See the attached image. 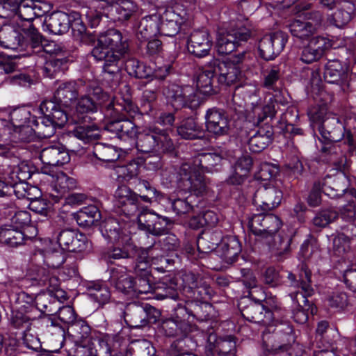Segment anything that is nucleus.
Segmentation results:
<instances>
[{
	"mask_svg": "<svg viewBox=\"0 0 356 356\" xmlns=\"http://www.w3.org/2000/svg\"><path fill=\"white\" fill-rule=\"evenodd\" d=\"M128 50V39L117 29H109L101 34L92 50L94 58L103 62L104 78L112 81L111 87L118 85L120 69Z\"/></svg>",
	"mask_w": 356,
	"mask_h": 356,
	"instance_id": "f257e3e1",
	"label": "nucleus"
},
{
	"mask_svg": "<svg viewBox=\"0 0 356 356\" xmlns=\"http://www.w3.org/2000/svg\"><path fill=\"white\" fill-rule=\"evenodd\" d=\"M179 213H186L193 210L198 195L206 191L207 186L203 172L183 163L179 167Z\"/></svg>",
	"mask_w": 356,
	"mask_h": 356,
	"instance_id": "f03ea898",
	"label": "nucleus"
},
{
	"mask_svg": "<svg viewBox=\"0 0 356 356\" xmlns=\"http://www.w3.org/2000/svg\"><path fill=\"white\" fill-rule=\"evenodd\" d=\"M97 350L95 356H111L113 354H135L137 356H152L154 350L147 341H134L127 346V340L118 334H105L99 337L94 343Z\"/></svg>",
	"mask_w": 356,
	"mask_h": 356,
	"instance_id": "7ed1b4c3",
	"label": "nucleus"
},
{
	"mask_svg": "<svg viewBox=\"0 0 356 356\" xmlns=\"http://www.w3.org/2000/svg\"><path fill=\"white\" fill-rule=\"evenodd\" d=\"M252 104V112L254 117V123L259 126L266 121L264 126L259 128L258 131L252 136L248 140L249 149L252 152L259 153L265 149L273 139V129L269 124L277 113L276 106L277 102L275 97H270L268 102L262 106Z\"/></svg>",
	"mask_w": 356,
	"mask_h": 356,
	"instance_id": "20e7f679",
	"label": "nucleus"
},
{
	"mask_svg": "<svg viewBox=\"0 0 356 356\" xmlns=\"http://www.w3.org/2000/svg\"><path fill=\"white\" fill-rule=\"evenodd\" d=\"M293 327L288 323L276 325L275 328L264 331L262 335L264 353L267 355H282L291 348L290 341L293 339Z\"/></svg>",
	"mask_w": 356,
	"mask_h": 356,
	"instance_id": "39448f33",
	"label": "nucleus"
},
{
	"mask_svg": "<svg viewBox=\"0 0 356 356\" xmlns=\"http://www.w3.org/2000/svg\"><path fill=\"white\" fill-rule=\"evenodd\" d=\"M250 29L242 24H236L218 33L216 48L219 54H229L250 38Z\"/></svg>",
	"mask_w": 356,
	"mask_h": 356,
	"instance_id": "423d86ee",
	"label": "nucleus"
},
{
	"mask_svg": "<svg viewBox=\"0 0 356 356\" xmlns=\"http://www.w3.org/2000/svg\"><path fill=\"white\" fill-rule=\"evenodd\" d=\"M281 226L280 219L273 214H254L248 221L250 230L260 241H268L278 233Z\"/></svg>",
	"mask_w": 356,
	"mask_h": 356,
	"instance_id": "0eeeda50",
	"label": "nucleus"
},
{
	"mask_svg": "<svg viewBox=\"0 0 356 356\" xmlns=\"http://www.w3.org/2000/svg\"><path fill=\"white\" fill-rule=\"evenodd\" d=\"M345 158L341 156L339 160L334 161L333 164L337 172L334 175H327L319 179L324 194L330 198L341 197L350 186L348 176L342 171Z\"/></svg>",
	"mask_w": 356,
	"mask_h": 356,
	"instance_id": "6e6552de",
	"label": "nucleus"
},
{
	"mask_svg": "<svg viewBox=\"0 0 356 356\" xmlns=\"http://www.w3.org/2000/svg\"><path fill=\"white\" fill-rule=\"evenodd\" d=\"M172 147V140L165 132L159 129L140 134L136 142L137 149L143 153L155 152L161 149L169 151Z\"/></svg>",
	"mask_w": 356,
	"mask_h": 356,
	"instance_id": "1a4fd4ad",
	"label": "nucleus"
},
{
	"mask_svg": "<svg viewBox=\"0 0 356 356\" xmlns=\"http://www.w3.org/2000/svg\"><path fill=\"white\" fill-rule=\"evenodd\" d=\"M268 301H249L248 304L241 302L238 305L241 315L248 321L263 325H271L274 321V314L268 307Z\"/></svg>",
	"mask_w": 356,
	"mask_h": 356,
	"instance_id": "9d476101",
	"label": "nucleus"
},
{
	"mask_svg": "<svg viewBox=\"0 0 356 356\" xmlns=\"http://www.w3.org/2000/svg\"><path fill=\"white\" fill-rule=\"evenodd\" d=\"M287 35L276 31L265 35L259 42V51L261 58L270 60L277 57L284 49Z\"/></svg>",
	"mask_w": 356,
	"mask_h": 356,
	"instance_id": "9b49d317",
	"label": "nucleus"
},
{
	"mask_svg": "<svg viewBox=\"0 0 356 356\" xmlns=\"http://www.w3.org/2000/svg\"><path fill=\"white\" fill-rule=\"evenodd\" d=\"M331 47L330 40L323 36L311 38L301 49L300 59L306 64L318 61Z\"/></svg>",
	"mask_w": 356,
	"mask_h": 356,
	"instance_id": "f8f14e48",
	"label": "nucleus"
},
{
	"mask_svg": "<svg viewBox=\"0 0 356 356\" xmlns=\"http://www.w3.org/2000/svg\"><path fill=\"white\" fill-rule=\"evenodd\" d=\"M207 131L216 137L226 136L230 132V120L226 112L222 109L213 108L206 114Z\"/></svg>",
	"mask_w": 356,
	"mask_h": 356,
	"instance_id": "ddd939ff",
	"label": "nucleus"
},
{
	"mask_svg": "<svg viewBox=\"0 0 356 356\" xmlns=\"http://www.w3.org/2000/svg\"><path fill=\"white\" fill-rule=\"evenodd\" d=\"M40 159L44 164L42 172L51 175L50 167L61 166L70 162L68 152L63 147L50 146L44 148L40 154Z\"/></svg>",
	"mask_w": 356,
	"mask_h": 356,
	"instance_id": "4468645a",
	"label": "nucleus"
},
{
	"mask_svg": "<svg viewBox=\"0 0 356 356\" xmlns=\"http://www.w3.org/2000/svg\"><path fill=\"white\" fill-rule=\"evenodd\" d=\"M57 241L62 250L69 252H81L88 248V241L86 235L72 229L60 231Z\"/></svg>",
	"mask_w": 356,
	"mask_h": 356,
	"instance_id": "2eb2a0df",
	"label": "nucleus"
},
{
	"mask_svg": "<svg viewBox=\"0 0 356 356\" xmlns=\"http://www.w3.org/2000/svg\"><path fill=\"white\" fill-rule=\"evenodd\" d=\"M179 74L181 76L179 83L182 84L181 94H179V105L183 108H189L193 110L198 106L199 99L194 88L188 84L184 85L182 82L185 81L184 78L188 77L189 82L193 83L194 65L183 66Z\"/></svg>",
	"mask_w": 356,
	"mask_h": 356,
	"instance_id": "dca6fc26",
	"label": "nucleus"
},
{
	"mask_svg": "<svg viewBox=\"0 0 356 356\" xmlns=\"http://www.w3.org/2000/svg\"><path fill=\"white\" fill-rule=\"evenodd\" d=\"M282 192L275 186L260 187L254 193V204L264 212H268L281 203Z\"/></svg>",
	"mask_w": 356,
	"mask_h": 356,
	"instance_id": "f3484780",
	"label": "nucleus"
},
{
	"mask_svg": "<svg viewBox=\"0 0 356 356\" xmlns=\"http://www.w3.org/2000/svg\"><path fill=\"white\" fill-rule=\"evenodd\" d=\"M87 94L79 100L76 104V111L80 113H95L97 110V101L104 100L106 95L103 92L102 88L95 83L87 86Z\"/></svg>",
	"mask_w": 356,
	"mask_h": 356,
	"instance_id": "a211bd4d",
	"label": "nucleus"
},
{
	"mask_svg": "<svg viewBox=\"0 0 356 356\" xmlns=\"http://www.w3.org/2000/svg\"><path fill=\"white\" fill-rule=\"evenodd\" d=\"M115 205L127 216L134 215L138 210V196L126 186L119 187L115 191Z\"/></svg>",
	"mask_w": 356,
	"mask_h": 356,
	"instance_id": "6ab92c4d",
	"label": "nucleus"
},
{
	"mask_svg": "<svg viewBox=\"0 0 356 356\" xmlns=\"http://www.w3.org/2000/svg\"><path fill=\"white\" fill-rule=\"evenodd\" d=\"M81 86L75 81L58 83L54 94V100L57 103L68 107L77 100Z\"/></svg>",
	"mask_w": 356,
	"mask_h": 356,
	"instance_id": "aec40b11",
	"label": "nucleus"
},
{
	"mask_svg": "<svg viewBox=\"0 0 356 356\" xmlns=\"http://www.w3.org/2000/svg\"><path fill=\"white\" fill-rule=\"evenodd\" d=\"M217 78V83L229 86L238 83L241 78V71L238 66L230 63L213 61Z\"/></svg>",
	"mask_w": 356,
	"mask_h": 356,
	"instance_id": "412c9836",
	"label": "nucleus"
},
{
	"mask_svg": "<svg viewBox=\"0 0 356 356\" xmlns=\"http://www.w3.org/2000/svg\"><path fill=\"white\" fill-rule=\"evenodd\" d=\"M345 127L336 116L327 117L318 126L322 138L328 143H337L344 136Z\"/></svg>",
	"mask_w": 356,
	"mask_h": 356,
	"instance_id": "4be33fe9",
	"label": "nucleus"
},
{
	"mask_svg": "<svg viewBox=\"0 0 356 356\" xmlns=\"http://www.w3.org/2000/svg\"><path fill=\"white\" fill-rule=\"evenodd\" d=\"M211 46L212 42L209 35L204 31H197L193 33L186 43L188 52L200 58L207 56Z\"/></svg>",
	"mask_w": 356,
	"mask_h": 356,
	"instance_id": "5701e85b",
	"label": "nucleus"
},
{
	"mask_svg": "<svg viewBox=\"0 0 356 356\" xmlns=\"http://www.w3.org/2000/svg\"><path fill=\"white\" fill-rule=\"evenodd\" d=\"M76 180L63 172H59L56 177H53L50 197L55 202H58L68 193L76 188Z\"/></svg>",
	"mask_w": 356,
	"mask_h": 356,
	"instance_id": "b1692460",
	"label": "nucleus"
},
{
	"mask_svg": "<svg viewBox=\"0 0 356 356\" xmlns=\"http://www.w3.org/2000/svg\"><path fill=\"white\" fill-rule=\"evenodd\" d=\"M323 77L330 83L345 85L348 79V67L339 60H329L324 67Z\"/></svg>",
	"mask_w": 356,
	"mask_h": 356,
	"instance_id": "393cba45",
	"label": "nucleus"
},
{
	"mask_svg": "<svg viewBox=\"0 0 356 356\" xmlns=\"http://www.w3.org/2000/svg\"><path fill=\"white\" fill-rule=\"evenodd\" d=\"M290 297L297 304V308L294 309L293 317L294 321L299 324H304L308 321L309 313L314 315L316 312V307L307 300L308 296L303 295L300 291L291 292Z\"/></svg>",
	"mask_w": 356,
	"mask_h": 356,
	"instance_id": "a878e982",
	"label": "nucleus"
},
{
	"mask_svg": "<svg viewBox=\"0 0 356 356\" xmlns=\"http://www.w3.org/2000/svg\"><path fill=\"white\" fill-rule=\"evenodd\" d=\"M106 129L115 134L117 137L122 140L134 138L138 132L135 124L124 117L109 121L106 125Z\"/></svg>",
	"mask_w": 356,
	"mask_h": 356,
	"instance_id": "bb28decb",
	"label": "nucleus"
},
{
	"mask_svg": "<svg viewBox=\"0 0 356 356\" xmlns=\"http://www.w3.org/2000/svg\"><path fill=\"white\" fill-rule=\"evenodd\" d=\"M161 19L158 15L143 17L137 26L136 37L138 40L145 41L160 33Z\"/></svg>",
	"mask_w": 356,
	"mask_h": 356,
	"instance_id": "cd10ccee",
	"label": "nucleus"
},
{
	"mask_svg": "<svg viewBox=\"0 0 356 356\" xmlns=\"http://www.w3.org/2000/svg\"><path fill=\"white\" fill-rule=\"evenodd\" d=\"M70 17L64 12H54L46 17L43 26L44 30L50 33L61 35L66 33L70 27Z\"/></svg>",
	"mask_w": 356,
	"mask_h": 356,
	"instance_id": "c85d7f7f",
	"label": "nucleus"
},
{
	"mask_svg": "<svg viewBox=\"0 0 356 356\" xmlns=\"http://www.w3.org/2000/svg\"><path fill=\"white\" fill-rule=\"evenodd\" d=\"M241 250V244L236 236H225L219 245L220 257L226 264H232L236 261Z\"/></svg>",
	"mask_w": 356,
	"mask_h": 356,
	"instance_id": "c756f323",
	"label": "nucleus"
},
{
	"mask_svg": "<svg viewBox=\"0 0 356 356\" xmlns=\"http://www.w3.org/2000/svg\"><path fill=\"white\" fill-rule=\"evenodd\" d=\"M124 318L128 326L133 328L145 327L148 323V314L146 309L136 304H129L123 312Z\"/></svg>",
	"mask_w": 356,
	"mask_h": 356,
	"instance_id": "7c9ffc66",
	"label": "nucleus"
},
{
	"mask_svg": "<svg viewBox=\"0 0 356 356\" xmlns=\"http://www.w3.org/2000/svg\"><path fill=\"white\" fill-rule=\"evenodd\" d=\"M110 282L117 290L124 293L129 294L134 291V279L127 273L124 268H112Z\"/></svg>",
	"mask_w": 356,
	"mask_h": 356,
	"instance_id": "2f4dec72",
	"label": "nucleus"
},
{
	"mask_svg": "<svg viewBox=\"0 0 356 356\" xmlns=\"http://www.w3.org/2000/svg\"><path fill=\"white\" fill-rule=\"evenodd\" d=\"M66 254L61 250H37L33 255L32 260L35 263L43 262L49 268H57L65 261Z\"/></svg>",
	"mask_w": 356,
	"mask_h": 356,
	"instance_id": "473e14b6",
	"label": "nucleus"
},
{
	"mask_svg": "<svg viewBox=\"0 0 356 356\" xmlns=\"http://www.w3.org/2000/svg\"><path fill=\"white\" fill-rule=\"evenodd\" d=\"M40 110L43 115L51 119L56 127H63L67 121L66 113L60 108L58 104L55 101H43L40 106Z\"/></svg>",
	"mask_w": 356,
	"mask_h": 356,
	"instance_id": "72a5a7b5",
	"label": "nucleus"
},
{
	"mask_svg": "<svg viewBox=\"0 0 356 356\" xmlns=\"http://www.w3.org/2000/svg\"><path fill=\"white\" fill-rule=\"evenodd\" d=\"M311 270L306 264H302L300 267L298 280L292 273H289L287 277L292 286L300 288V293H302L305 296H312L314 293V290L311 284Z\"/></svg>",
	"mask_w": 356,
	"mask_h": 356,
	"instance_id": "f704fd0d",
	"label": "nucleus"
},
{
	"mask_svg": "<svg viewBox=\"0 0 356 356\" xmlns=\"http://www.w3.org/2000/svg\"><path fill=\"white\" fill-rule=\"evenodd\" d=\"M222 157L214 153L200 154L186 163H191V165L200 170L202 172H213L216 167L220 165Z\"/></svg>",
	"mask_w": 356,
	"mask_h": 356,
	"instance_id": "c9c22d12",
	"label": "nucleus"
},
{
	"mask_svg": "<svg viewBox=\"0 0 356 356\" xmlns=\"http://www.w3.org/2000/svg\"><path fill=\"white\" fill-rule=\"evenodd\" d=\"M216 74L214 63L207 69L201 70L196 79L197 88L204 95H211L217 91V86L214 84Z\"/></svg>",
	"mask_w": 356,
	"mask_h": 356,
	"instance_id": "e433bc0d",
	"label": "nucleus"
},
{
	"mask_svg": "<svg viewBox=\"0 0 356 356\" xmlns=\"http://www.w3.org/2000/svg\"><path fill=\"white\" fill-rule=\"evenodd\" d=\"M31 177L30 166L25 162L17 165H9L4 170L3 177L8 184H16L17 181H26Z\"/></svg>",
	"mask_w": 356,
	"mask_h": 356,
	"instance_id": "4c0bfd02",
	"label": "nucleus"
},
{
	"mask_svg": "<svg viewBox=\"0 0 356 356\" xmlns=\"http://www.w3.org/2000/svg\"><path fill=\"white\" fill-rule=\"evenodd\" d=\"M124 89L126 94L120 96L119 98L116 97L117 100L115 102H110L107 109H113L115 112L124 111L129 115H134L138 112V108L131 100L129 87L125 85Z\"/></svg>",
	"mask_w": 356,
	"mask_h": 356,
	"instance_id": "58836bf2",
	"label": "nucleus"
},
{
	"mask_svg": "<svg viewBox=\"0 0 356 356\" xmlns=\"http://www.w3.org/2000/svg\"><path fill=\"white\" fill-rule=\"evenodd\" d=\"M24 234L10 225H4L0 227V243L11 247H16L23 243Z\"/></svg>",
	"mask_w": 356,
	"mask_h": 356,
	"instance_id": "ea45409f",
	"label": "nucleus"
},
{
	"mask_svg": "<svg viewBox=\"0 0 356 356\" xmlns=\"http://www.w3.org/2000/svg\"><path fill=\"white\" fill-rule=\"evenodd\" d=\"M116 5L115 19L120 22H128L138 15V6L132 0H122Z\"/></svg>",
	"mask_w": 356,
	"mask_h": 356,
	"instance_id": "a19ab883",
	"label": "nucleus"
},
{
	"mask_svg": "<svg viewBox=\"0 0 356 356\" xmlns=\"http://www.w3.org/2000/svg\"><path fill=\"white\" fill-rule=\"evenodd\" d=\"M102 235L113 242L122 240V227L119 221L114 218H108L101 225Z\"/></svg>",
	"mask_w": 356,
	"mask_h": 356,
	"instance_id": "79ce46f5",
	"label": "nucleus"
},
{
	"mask_svg": "<svg viewBox=\"0 0 356 356\" xmlns=\"http://www.w3.org/2000/svg\"><path fill=\"white\" fill-rule=\"evenodd\" d=\"M48 272V270L40 266V263L31 264L27 269L23 282L25 283L31 281L32 285H47Z\"/></svg>",
	"mask_w": 356,
	"mask_h": 356,
	"instance_id": "37998d69",
	"label": "nucleus"
},
{
	"mask_svg": "<svg viewBox=\"0 0 356 356\" xmlns=\"http://www.w3.org/2000/svg\"><path fill=\"white\" fill-rule=\"evenodd\" d=\"M87 289L89 296L99 305L108 302L111 298V292L108 286L102 282H90Z\"/></svg>",
	"mask_w": 356,
	"mask_h": 356,
	"instance_id": "c03bdc74",
	"label": "nucleus"
},
{
	"mask_svg": "<svg viewBox=\"0 0 356 356\" xmlns=\"http://www.w3.org/2000/svg\"><path fill=\"white\" fill-rule=\"evenodd\" d=\"M100 214L98 208L94 205L83 207L75 215L74 218L79 225L81 227H90L98 220Z\"/></svg>",
	"mask_w": 356,
	"mask_h": 356,
	"instance_id": "a18cd8bd",
	"label": "nucleus"
},
{
	"mask_svg": "<svg viewBox=\"0 0 356 356\" xmlns=\"http://www.w3.org/2000/svg\"><path fill=\"white\" fill-rule=\"evenodd\" d=\"M93 154L104 162H114L120 158V153L115 147L99 143L94 145Z\"/></svg>",
	"mask_w": 356,
	"mask_h": 356,
	"instance_id": "49530a36",
	"label": "nucleus"
},
{
	"mask_svg": "<svg viewBox=\"0 0 356 356\" xmlns=\"http://www.w3.org/2000/svg\"><path fill=\"white\" fill-rule=\"evenodd\" d=\"M339 216V211L332 207L319 210L312 219V224L318 228H325L335 222Z\"/></svg>",
	"mask_w": 356,
	"mask_h": 356,
	"instance_id": "de8ad7c7",
	"label": "nucleus"
},
{
	"mask_svg": "<svg viewBox=\"0 0 356 356\" xmlns=\"http://www.w3.org/2000/svg\"><path fill=\"white\" fill-rule=\"evenodd\" d=\"M181 280L182 283L179 291L186 297V300H191L195 294V289L197 286V277L191 271L181 270Z\"/></svg>",
	"mask_w": 356,
	"mask_h": 356,
	"instance_id": "09e8293b",
	"label": "nucleus"
},
{
	"mask_svg": "<svg viewBox=\"0 0 356 356\" xmlns=\"http://www.w3.org/2000/svg\"><path fill=\"white\" fill-rule=\"evenodd\" d=\"M220 241L221 236L218 233H207L197 238V247L200 252L207 253L213 251L220 245Z\"/></svg>",
	"mask_w": 356,
	"mask_h": 356,
	"instance_id": "8fccbe9b",
	"label": "nucleus"
},
{
	"mask_svg": "<svg viewBox=\"0 0 356 356\" xmlns=\"http://www.w3.org/2000/svg\"><path fill=\"white\" fill-rule=\"evenodd\" d=\"M67 332L76 342L81 343L90 337V327L85 321L79 319L69 325Z\"/></svg>",
	"mask_w": 356,
	"mask_h": 356,
	"instance_id": "3c124183",
	"label": "nucleus"
},
{
	"mask_svg": "<svg viewBox=\"0 0 356 356\" xmlns=\"http://www.w3.org/2000/svg\"><path fill=\"white\" fill-rule=\"evenodd\" d=\"M159 216L152 210H143L138 216L139 228L153 235L154 231H156L155 225Z\"/></svg>",
	"mask_w": 356,
	"mask_h": 356,
	"instance_id": "603ef678",
	"label": "nucleus"
},
{
	"mask_svg": "<svg viewBox=\"0 0 356 356\" xmlns=\"http://www.w3.org/2000/svg\"><path fill=\"white\" fill-rule=\"evenodd\" d=\"M202 131L197 125L195 120L188 118L179 125V136L186 140H193L202 137Z\"/></svg>",
	"mask_w": 356,
	"mask_h": 356,
	"instance_id": "864d4df0",
	"label": "nucleus"
},
{
	"mask_svg": "<svg viewBox=\"0 0 356 356\" xmlns=\"http://www.w3.org/2000/svg\"><path fill=\"white\" fill-rule=\"evenodd\" d=\"M22 31L24 37L30 41L32 48L41 47L47 53L51 54L53 52L51 49L48 48L51 47V44L47 47L42 44V36L32 23L28 24L27 26H23Z\"/></svg>",
	"mask_w": 356,
	"mask_h": 356,
	"instance_id": "5fc2aeb1",
	"label": "nucleus"
},
{
	"mask_svg": "<svg viewBox=\"0 0 356 356\" xmlns=\"http://www.w3.org/2000/svg\"><path fill=\"white\" fill-rule=\"evenodd\" d=\"M213 353L218 356H234L236 353V342L232 337L219 338L213 344Z\"/></svg>",
	"mask_w": 356,
	"mask_h": 356,
	"instance_id": "6e6d98bb",
	"label": "nucleus"
},
{
	"mask_svg": "<svg viewBox=\"0 0 356 356\" xmlns=\"http://www.w3.org/2000/svg\"><path fill=\"white\" fill-rule=\"evenodd\" d=\"M72 134L85 143L96 140L99 137V130L95 124L78 126L74 129Z\"/></svg>",
	"mask_w": 356,
	"mask_h": 356,
	"instance_id": "4d7b16f0",
	"label": "nucleus"
},
{
	"mask_svg": "<svg viewBox=\"0 0 356 356\" xmlns=\"http://www.w3.org/2000/svg\"><path fill=\"white\" fill-rule=\"evenodd\" d=\"M55 298L48 292L40 293L36 295L35 307L43 314L52 315L56 312V307H54Z\"/></svg>",
	"mask_w": 356,
	"mask_h": 356,
	"instance_id": "13d9d810",
	"label": "nucleus"
},
{
	"mask_svg": "<svg viewBox=\"0 0 356 356\" xmlns=\"http://www.w3.org/2000/svg\"><path fill=\"white\" fill-rule=\"evenodd\" d=\"M311 27L312 26L300 19H294L289 25L291 34L300 40L308 39L315 33Z\"/></svg>",
	"mask_w": 356,
	"mask_h": 356,
	"instance_id": "bf43d9fd",
	"label": "nucleus"
},
{
	"mask_svg": "<svg viewBox=\"0 0 356 356\" xmlns=\"http://www.w3.org/2000/svg\"><path fill=\"white\" fill-rule=\"evenodd\" d=\"M124 67L128 74L138 79H145L151 74V70L135 58L127 60Z\"/></svg>",
	"mask_w": 356,
	"mask_h": 356,
	"instance_id": "052dcab7",
	"label": "nucleus"
},
{
	"mask_svg": "<svg viewBox=\"0 0 356 356\" xmlns=\"http://www.w3.org/2000/svg\"><path fill=\"white\" fill-rule=\"evenodd\" d=\"M35 134L40 138H47L51 137L56 132V127L51 119L45 115L38 118L35 121Z\"/></svg>",
	"mask_w": 356,
	"mask_h": 356,
	"instance_id": "680f3d73",
	"label": "nucleus"
},
{
	"mask_svg": "<svg viewBox=\"0 0 356 356\" xmlns=\"http://www.w3.org/2000/svg\"><path fill=\"white\" fill-rule=\"evenodd\" d=\"M39 10V8L33 1H23L15 15H17L22 20L28 22L29 24L35 17L40 15Z\"/></svg>",
	"mask_w": 356,
	"mask_h": 356,
	"instance_id": "e2e57ef3",
	"label": "nucleus"
},
{
	"mask_svg": "<svg viewBox=\"0 0 356 356\" xmlns=\"http://www.w3.org/2000/svg\"><path fill=\"white\" fill-rule=\"evenodd\" d=\"M147 164V161H143L141 159H137L136 160H132L127 165H124L118 167L117 172L119 177H122L126 180L132 179L136 177L139 172L140 168L143 163Z\"/></svg>",
	"mask_w": 356,
	"mask_h": 356,
	"instance_id": "0e129e2a",
	"label": "nucleus"
},
{
	"mask_svg": "<svg viewBox=\"0 0 356 356\" xmlns=\"http://www.w3.org/2000/svg\"><path fill=\"white\" fill-rule=\"evenodd\" d=\"M289 237H284L277 233L268 241H262L266 243L269 249L275 254L281 255L286 252L290 246Z\"/></svg>",
	"mask_w": 356,
	"mask_h": 356,
	"instance_id": "69168bd1",
	"label": "nucleus"
},
{
	"mask_svg": "<svg viewBox=\"0 0 356 356\" xmlns=\"http://www.w3.org/2000/svg\"><path fill=\"white\" fill-rule=\"evenodd\" d=\"M18 112L15 111L11 114V120L13 125L17 127L15 129V137L19 141L28 143L34 138L35 129L31 128L29 125H24L22 124H17L15 121L17 120Z\"/></svg>",
	"mask_w": 356,
	"mask_h": 356,
	"instance_id": "338daca9",
	"label": "nucleus"
},
{
	"mask_svg": "<svg viewBox=\"0 0 356 356\" xmlns=\"http://www.w3.org/2000/svg\"><path fill=\"white\" fill-rule=\"evenodd\" d=\"M66 60L60 58H51L47 60L42 68V74L51 79L55 78L58 74L65 70Z\"/></svg>",
	"mask_w": 356,
	"mask_h": 356,
	"instance_id": "774afa93",
	"label": "nucleus"
}]
</instances>
